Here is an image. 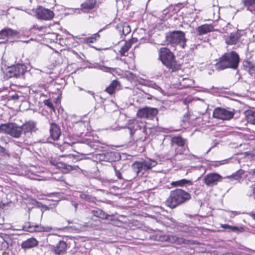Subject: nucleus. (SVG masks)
Returning a JSON list of instances; mask_svg holds the SVG:
<instances>
[{
	"mask_svg": "<svg viewBox=\"0 0 255 255\" xmlns=\"http://www.w3.org/2000/svg\"><path fill=\"white\" fill-rule=\"evenodd\" d=\"M240 62L238 53L235 51L225 53L218 60L215 64L216 70L221 71L226 69H237Z\"/></svg>",
	"mask_w": 255,
	"mask_h": 255,
	"instance_id": "f257e3e1",
	"label": "nucleus"
},
{
	"mask_svg": "<svg viewBox=\"0 0 255 255\" xmlns=\"http://www.w3.org/2000/svg\"><path fill=\"white\" fill-rule=\"evenodd\" d=\"M191 198L188 192L181 189H176L170 191L169 196L166 201V205L171 209L186 203Z\"/></svg>",
	"mask_w": 255,
	"mask_h": 255,
	"instance_id": "f03ea898",
	"label": "nucleus"
},
{
	"mask_svg": "<svg viewBox=\"0 0 255 255\" xmlns=\"http://www.w3.org/2000/svg\"><path fill=\"white\" fill-rule=\"evenodd\" d=\"M159 59L172 72L180 69V65L178 64L175 57L171 51L166 47L161 48L159 51Z\"/></svg>",
	"mask_w": 255,
	"mask_h": 255,
	"instance_id": "7ed1b4c3",
	"label": "nucleus"
},
{
	"mask_svg": "<svg viewBox=\"0 0 255 255\" xmlns=\"http://www.w3.org/2000/svg\"><path fill=\"white\" fill-rule=\"evenodd\" d=\"M157 164L156 160L147 158L141 161H135L131 166V167L137 176H142L145 171L151 169Z\"/></svg>",
	"mask_w": 255,
	"mask_h": 255,
	"instance_id": "20e7f679",
	"label": "nucleus"
},
{
	"mask_svg": "<svg viewBox=\"0 0 255 255\" xmlns=\"http://www.w3.org/2000/svg\"><path fill=\"white\" fill-rule=\"evenodd\" d=\"M0 130L6 132L12 137L20 138L21 142H22L23 132L21 126H18L15 123L2 124L0 125Z\"/></svg>",
	"mask_w": 255,
	"mask_h": 255,
	"instance_id": "39448f33",
	"label": "nucleus"
},
{
	"mask_svg": "<svg viewBox=\"0 0 255 255\" xmlns=\"http://www.w3.org/2000/svg\"><path fill=\"white\" fill-rule=\"evenodd\" d=\"M166 39L168 42L172 45H178L182 48H184L186 46V39L183 31L170 32L166 34Z\"/></svg>",
	"mask_w": 255,
	"mask_h": 255,
	"instance_id": "423d86ee",
	"label": "nucleus"
},
{
	"mask_svg": "<svg viewBox=\"0 0 255 255\" xmlns=\"http://www.w3.org/2000/svg\"><path fill=\"white\" fill-rule=\"evenodd\" d=\"M25 66L22 64H17L8 67L5 73V76L7 78H19L22 76L25 71Z\"/></svg>",
	"mask_w": 255,
	"mask_h": 255,
	"instance_id": "0eeeda50",
	"label": "nucleus"
},
{
	"mask_svg": "<svg viewBox=\"0 0 255 255\" xmlns=\"http://www.w3.org/2000/svg\"><path fill=\"white\" fill-rule=\"evenodd\" d=\"M23 132L22 142H24L26 140L27 137H30L33 132L36 131L37 129L36 122L32 121L26 122L21 126Z\"/></svg>",
	"mask_w": 255,
	"mask_h": 255,
	"instance_id": "6e6552de",
	"label": "nucleus"
},
{
	"mask_svg": "<svg viewBox=\"0 0 255 255\" xmlns=\"http://www.w3.org/2000/svg\"><path fill=\"white\" fill-rule=\"evenodd\" d=\"M234 115V111L218 107L214 109L213 117L222 120H230L233 118Z\"/></svg>",
	"mask_w": 255,
	"mask_h": 255,
	"instance_id": "1a4fd4ad",
	"label": "nucleus"
},
{
	"mask_svg": "<svg viewBox=\"0 0 255 255\" xmlns=\"http://www.w3.org/2000/svg\"><path fill=\"white\" fill-rule=\"evenodd\" d=\"M158 112L156 108L145 107L138 109L137 116L140 118L152 119L157 115Z\"/></svg>",
	"mask_w": 255,
	"mask_h": 255,
	"instance_id": "9d476101",
	"label": "nucleus"
},
{
	"mask_svg": "<svg viewBox=\"0 0 255 255\" xmlns=\"http://www.w3.org/2000/svg\"><path fill=\"white\" fill-rule=\"evenodd\" d=\"M98 155L100 160L109 162L116 161L120 158V156L118 152L112 151L102 152L98 154Z\"/></svg>",
	"mask_w": 255,
	"mask_h": 255,
	"instance_id": "9b49d317",
	"label": "nucleus"
},
{
	"mask_svg": "<svg viewBox=\"0 0 255 255\" xmlns=\"http://www.w3.org/2000/svg\"><path fill=\"white\" fill-rule=\"evenodd\" d=\"M35 13L37 18L45 20H51L54 16L53 11L41 6L36 9Z\"/></svg>",
	"mask_w": 255,
	"mask_h": 255,
	"instance_id": "f8f14e48",
	"label": "nucleus"
},
{
	"mask_svg": "<svg viewBox=\"0 0 255 255\" xmlns=\"http://www.w3.org/2000/svg\"><path fill=\"white\" fill-rule=\"evenodd\" d=\"M222 179V177L216 173L208 174L203 178L204 183L208 186L217 185L218 182L221 181Z\"/></svg>",
	"mask_w": 255,
	"mask_h": 255,
	"instance_id": "ddd939ff",
	"label": "nucleus"
},
{
	"mask_svg": "<svg viewBox=\"0 0 255 255\" xmlns=\"http://www.w3.org/2000/svg\"><path fill=\"white\" fill-rule=\"evenodd\" d=\"M243 33L244 31L243 30L239 29L230 33V34L225 38L226 43L228 45L237 44L243 35Z\"/></svg>",
	"mask_w": 255,
	"mask_h": 255,
	"instance_id": "4468645a",
	"label": "nucleus"
},
{
	"mask_svg": "<svg viewBox=\"0 0 255 255\" xmlns=\"http://www.w3.org/2000/svg\"><path fill=\"white\" fill-rule=\"evenodd\" d=\"M23 230L30 233L46 231L45 228L38 223L31 222L25 223L23 226Z\"/></svg>",
	"mask_w": 255,
	"mask_h": 255,
	"instance_id": "2eb2a0df",
	"label": "nucleus"
},
{
	"mask_svg": "<svg viewBox=\"0 0 255 255\" xmlns=\"http://www.w3.org/2000/svg\"><path fill=\"white\" fill-rule=\"evenodd\" d=\"M18 32L10 28H5L0 31V44L5 43L9 37H14L18 34Z\"/></svg>",
	"mask_w": 255,
	"mask_h": 255,
	"instance_id": "dca6fc26",
	"label": "nucleus"
},
{
	"mask_svg": "<svg viewBox=\"0 0 255 255\" xmlns=\"http://www.w3.org/2000/svg\"><path fill=\"white\" fill-rule=\"evenodd\" d=\"M49 132L50 137L53 140H57L61 135V131L60 127L54 123H50Z\"/></svg>",
	"mask_w": 255,
	"mask_h": 255,
	"instance_id": "f3484780",
	"label": "nucleus"
},
{
	"mask_svg": "<svg viewBox=\"0 0 255 255\" xmlns=\"http://www.w3.org/2000/svg\"><path fill=\"white\" fill-rule=\"evenodd\" d=\"M38 243V241L35 238H30L23 241L21 244V247L24 251H26L37 246Z\"/></svg>",
	"mask_w": 255,
	"mask_h": 255,
	"instance_id": "a211bd4d",
	"label": "nucleus"
},
{
	"mask_svg": "<svg viewBox=\"0 0 255 255\" xmlns=\"http://www.w3.org/2000/svg\"><path fill=\"white\" fill-rule=\"evenodd\" d=\"M67 244L63 241H60L53 247V252L57 255H63L67 252Z\"/></svg>",
	"mask_w": 255,
	"mask_h": 255,
	"instance_id": "6ab92c4d",
	"label": "nucleus"
},
{
	"mask_svg": "<svg viewBox=\"0 0 255 255\" xmlns=\"http://www.w3.org/2000/svg\"><path fill=\"white\" fill-rule=\"evenodd\" d=\"M214 30V26L212 24H204L196 28L197 34L199 35L206 34Z\"/></svg>",
	"mask_w": 255,
	"mask_h": 255,
	"instance_id": "aec40b11",
	"label": "nucleus"
},
{
	"mask_svg": "<svg viewBox=\"0 0 255 255\" xmlns=\"http://www.w3.org/2000/svg\"><path fill=\"white\" fill-rule=\"evenodd\" d=\"M167 242L171 244H176L177 245L187 244L188 241L181 237H178L176 235H168Z\"/></svg>",
	"mask_w": 255,
	"mask_h": 255,
	"instance_id": "412c9836",
	"label": "nucleus"
},
{
	"mask_svg": "<svg viewBox=\"0 0 255 255\" xmlns=\"http://www.w3.org/2000/svg\"><path fill=\"white\" fill-rule=\"evenodd\" d=\"M221 227L226 230L229 232H235L236 233L244 232L245 230L243 227H237L234 226H230L228 224H221Z\"/></svg>",
	"mask_w": 255,
	"mask_h": 255,
	"instance_id": "4be33fe9",
	"label": "nucleus"
},
{
	"mask_svg": "<svg viewBox=\"0 0 255 255\" xmlns=\"http://www.w3.org/2000/svg\"><path fill=\"white\" fill-rule=\"evenodd\" d=\"M117 28L119 29L120 33L125 36L130 32V28L128 24L126 23L123 24H118Z\"/></svg>",
	"mask_w": 255,
	"mask_h": 255,
	"instance_id": "5701e85b",
	"label": "nucleus"
},
{
	"mask_svg": "<svg viewBox=\"0 0 255 255\" xmlns=\"http://www.w3.org/2000/svg\"><path fill=\"white\" fill-rule=\"evenodd\" d=\"M247 122L251 125H255V109L246 111Z\"/></svg>",
	"mask_w": 255,
	"mask_h": 255,
	"instance_id": "b1692460",
	"label": "nucleus"
},
{
	"mask_svg": "<svg viewBox=\"0 0 255 255\" xmlns=\"http://www.w3.org/2000/svg\"><path fill=\"white\" fill-rule=\"evenodd\" d=\"M192 181L190 180L183 179L180 180L173 181L171 183V185L172 187H183L186 185H192Z\"/></svg>",
	"mask_w": 255,
	"mask_h": 255,
	"instance_id": "393cba45",
	"label": "nucleus"
},
{
	"mask_svg": "<svg viewBox=\"0 0 255 255\" xmlns=\"http://www.w3.org/2000/svg\"><path fill=\"white\" fill-rule=\"evenodd\" d=\"M245 172L244 170L241 169L236 171L235 173H233L232 175L228 176V178L231 179V180H237L239 182H241V180Z\"/></svg>",
	"mask_w": 255,
	"mask_h": 255,
	"instance_id": "a878e982",
	"label": "nucleus"
},
{
	"mask_svg": "<svg viewBox=\"0 0 255 255\" xmlns=\"http://www.w3.org/2000/svg\"><path fill=\"white\" fill-rule=\"evenodd\" d=\"M100 37V35L98 33H96L89 37H83L80 38L81 42L85 43H92L96 41V40Z\"/></svg>",
	"mask_w": 255,
	"mask_h": 255,
	"instance_id": "bb28decb",
	"label": "nucleus"
},
{
	"mask_svg": "<svg viewBox=\"0 0 255 255\" xmlns=\"http://www.w3.org/2000/svg\"><path fill=\"white\" fill-rule=\"evenodd\" d=\"M96 1H86L81 4V9L84 12L93 9L96 5Z\"/></svg>",
	"mask_w": 255,
	"mask_h": 255,
	"instance_id": "cd10ccee",
	"label": "nucleus"
},
{
	"mask_svg": "<svg viewBox=\"0 0 255 255\" xmlns=\"http://www.w3.org/2000/svg\"><path fill=\"white\" fill-rule=\"evenodd\" d=\"M241 4L252 12L255 11V1H241Z\"/></svg>",
	"mask_w": 255,
	"mask_h": 255,
	"instance_id": "c85d7f7f",
	"label": "nucleus"
},
{
	"mask_svg": "<svg viewBox=\"0 0 255 255\" xmlns=\"http://www.w3.org/2000/svg\"><path fill=\"white\" fill-rule=\"evenodd\" d=\"M171 142L173 144H176L179 146H182L186 145V141L183 139L181 136H174L172 137Z\"/></svg>",
	"mask_w": 255,
	"mask_h": 255,
	"instance_id": "c756f323",
	"label": "nucleus"
},
{
	"mask_svg": "<svg viewBox=\"0 0 255 255\" xmlns=\"http://www.w3.org/2000/svg\"><path fill=\"white\" fill-rule=\"evenodd\" d=\"M119 85V82L117 80H114L106 89L105 91H106L110 95H112L113 93H114L115 89L117 88Z\"/></svg>",
	"mask_w": 255,
	"mask_h": 255,
	"instance_id": "7c9ffc66",
	"label": "nucleus"
},
{
	"mask_svg": "<svg viewBox=\"0 0 255 255\" xmlns=\"http://www.w3.org/2000/svg\"><path fill=\"white\" fill-rule=\"evenodd\" d=\"M94 216L104 220H108L110 215L106 214L105 212L101 209H97L93 211Z\"/></svg>",
	"mask_w": 255,
	"mask_h": 255,
	"instance_id": "2f4dec72",
	"label": "nucleus"
},
{
	"mask_svg": "<svg viewBox=\"0 0 255 255\" xmlns=\"http://www.w3.org/2000/svg\"><path fill=\"white\" fill-rule=\"evenodd\" d=\"M187 145H184V146H179L177 148H176L175 151V155L173 156V158L175 160L177 159V157L178 154H186V151L187 150Z\"/></svg>",
	"mask_w": 255,
	"mask_h": 255,
	"instance_id": "473e14b6",
	"label": "nucleus"
},
{
	"mask_svg": "<svg viewBox=\"0 0 255 255\" xmlns=\"http://www.w3.org/2000/svg\"><path fill=\"white\" fill-rule=\"evenodd\" d=\"M141 124V122H138L137 121L133 122L132 126H130L128 127V129L130 130V134L131 136H132L135 131L139 130L140 124Z\"/></svg>",
	"mask_w": 255,
	"mask_h": 255,
	"instance_id": "72a5a7b5",
	"label": "nucleus"
},
{
	"mask_svg": "<svg viewBox=\"0 0 255 255\" xmlns=\"http://www.w3.org/2000/svg\"><path fill=\"white\" fill-rule=\"evenodd\" d=\"M246 194L249 197L253 196L255 199V184L252 185L247 189L246 191Z\"/></svg>",
	"mask_w": 255,
	"mask_h": 255,
	"instance_id": "f704fd0d",
	"label": "nucleus"
},
{
	"mask_svg": "<svg viewBox=\"0 0 255 255\" xmlns=\"http://www.w3.org/2000/svg\"><path fill=\"white\" fill-rule=\"evenodd\" d=\"M156 241L159 242H167L168 240V235L161 234V233L157 234L153 236Z\"/></svg>",
	"mask_w": 255,
	"mask_h": 255,
	"instance_id": "c9c22d12",
	"label": "nucleus"
},
{
	"mask_svg": "<svg viewBox=\"0 0 255 255\" xmlns=\"http://www.w3.org/2000/svg\"><path fill=\"white\" fill-rule=\"evenodd\" d=\"M245 63L249 65V73L252 77L255 78V66H254L250 62L247 61Z\"/></svg>",
	"mask_w": 255,
	"mask_h": 255,
	"instance_id": "e433bc0d",
	"label": "nucleus"
},
{
	"mask_svg": "<svg viewBox=\"0 0 255 255\" xmlns=\"http://www.w3.org/2000/svg\"><path fill=\"white\" fill-rule=\"evenodd\" d=\"M79 197L86 201L90 202H93L94 201L93 197L91 195L85 193H80L79 194Z\"/></svg>",
	"mask_w": 255,
	"mask_h": 255,
	"instance_id": "4c0bfd02",
	"label": "nucleus"
},
{
	"mask_svg": "<svg viewBox=\"0 0 255 255\" xmlns=\"http://www.w3.org/2000/svg\"><path fill=\"white\" fill-rule=\"evenodd\" d=\"M98 69L105 72L112 73L115 71V69L111 67H106L104 65H99Z\"/></svg>",
	"mask_w": 255,
	"mask_h": 255,
	"instance_id": "58836bf2",
	"label": "nucleus"
},
{
	"mask_svg": "<svg viewBox=\"0 0 255 255\" xmlns=\"http://www.w3.org/2000/svg\"><path fill=\"white\" fill-rule=\"evenodd\" d=\"M8 248V243L1 236H0V250H3Z\"/></svg>",
	"mask_w": 255,
	"mask_h": 255,
	"instance_id": "ea45409f",
	"label": "nucleus"
},
{
	"mask_svg": "<svg viewBox=\"0 0 255 255\" xmlns=\"http://www.w3.org/2000/svg\"><path fill=\"white\" fill-rule=\"evenodd\" d=\"M130 44L126 43L125 45L122 47L120 51V54L122 56H125V53L128 51L130 48Z\"/></svg>",
	"mask_w": 255,
	"mask_h": 255,
	"instance_id": "a19ab883",
	"label": "nucleus"
},
{
	"mask_svg": "<svg viewBox=\"0 0 255 255\" xmlns=\"http://www.w3.org/2000/svg\"><path fill=\"white\" fill-rule=\"evenodd\" d=\"M147 86L158 91H161L162 90L161 88L155 83L150 82L147 84Z\"/></svg>",
	"mask_w": 255,
	"mask_h": 255,
	"instance_id": "79ce46f5",
	"label": "nucleus"
},
{
	"mask_svg": "<svg viewBox=\"0 0 255 255\" xmlns=\"http://www.w3.org/2000/svg\"><path fill=\"white\" fill-rule=\"evenodd\" d=\"M139 130H140L142 132L144 133L145 134H147V131H146V127L144 123H142L140 124V127L139 129Z\"/></svg>",
	"mask_w": 255,
	"mask_h": 255,
	"instance_id": "37998d69",
	"label": "nucleus"
},
{
	"mask_svg": "<svg viewBox=\"0 0 255 255\" xmlns=\"http://www.w3.org/2000/svg\"><path fill=\"white\" fill-rule=\"evenodd\" d=\"M190 114L189 112L186 113L183 116L182 119V122L183 123H189V117H190Z\"/></svg>",
	"mask_w": 255,
	"mask_h": 255,
	"instance_id": "c03bdc74",
	"label": "nucleus"
},
{
	"mask_svg": "<svg viewBox=\"0 0 255 255\" xmlns=\"http://www.w3.org/2000/svg\"><path fill=\"white\" fill-rule=\"evenodd\" d=\"M44 104L50 109H54V106L50 100H45L44 101Z\"/></svg>",
	"mask_w": 255,
	"mask_h": 255,
	"instance_id": "a18cd8bd",
	"label": "nucleus"
},
{
	"mask_svg": "<svg viewBox=\"0 0 255 255\" xmlns=\"http://www.w3.org/2000/svg\"><path fill=\"white\" fill-rule=\"evenodd\" d=\"M79 90L80 91H84V90L82 88H81V87H79ZM85 91L88 94L92 95L93 96V98L96 101V98H95V93L92 91H90V90H88V91Z\"/></svg>",
	"mask_w": 255,
	"mask_h": 255,
	"instance_id": "49530a36",
	"label": "nucleus"
},
{
	"mask_svg": "<svg viewBox=\"0 0 255 255\" xmlns=\"http://www.w3.org/2000/svg\"><path fill=\"white\" fill-rule=\"evenodd\" d=\"M83 146L85 148H91V149L93 148L94 149H97V147H95V145L94 143H91L89 145L84 144Z\"/></svg>",
	"mask_w": 255,
	"mask_h": 255,
	"instance_id": "de8ad7c7",
	"label": "nucleus"
},
{
	"mask_svg": "<svg viewBox=\"0 0 255 255\" xmlns=\"http://www.w3.org/2000/svg\"><path fill=\"white\" fill-rule=\"evenodd\" d=\"M19 98V96L17 94H14L11 96H9V100H18Z\"/></svg>",
	"mask_w": 255,
	"mask_h": 255,
	"instance_id": "09e8293b",
	"label": "nucleus"
},
{
	"mask_svg": "<svg viewBox=\"0 0 255 255\" xmlns=\"http://www.w3.org/2000/svg\"><path fill=\"white\" fill-rule=\"evenodd\" d=\"M115 174L117 176L118 178L119 179H123V177L122 176L121 173L115 169Z\"/></svg>",
	"mask_w": 255,
	"mask_h": 255,
	"instance_id": "8fccbe9b",
	"label": "nucleus"
},
{
	"mask_svg": "<svg viewBox=\"0 0 255 255\" xmlns=\"http://www.w3.org/2000/svg\"><path fill=\"white\" fill-rule=\"evenodd\" d=\"M6 153L5 149L0 145V154H5Z\"/></svg>",
	"mask_w": 255,
	"mask_h": 255,
	"instance_id": "3c124183",
	"label": "nucleus"
},
{
	"mask_svg": "<svg viewBox=\"0 0 255 255\" xmlns=\"http://www.w3.org/2000/svg\"><path fill=\"white\" fill-rule=\"evenodd\" d=\"M248 214L251 216L253 219L255 220V212H251L249 213H248Z\"/></svg>",
	"mask_w": 255,
	"mask_h": 255,
	"instance_id": "603ef678",
	"label": "nucleus"
},
{
	"mask_svg": "<svg viewBox=\"0 0 255 255\" xmlns=\"http://www.w3.org/2000/svg\"><path fill=\"white\" fill-rule=\"evenodd\" d=\"M91 153H93V152L92 151L86 152L85 153H83L82 154H85V155H88V154H90Z\"/></svg>",
	"mask_w": 255,
	"mask_h": 255,
	"instance_id": "864d4df0",
	"label": "nucleus"
},
{
	"mask_svg": "<svg viewBox=\"0 0 255 255\" xmlns=\"http://www.w3.org/2000/svg\"><path fill=\"white\" fill-rule=\"evenodd\" d=\"M246 62V61L244 62V66H246V67L249 68V65H248V64H247V63H245Z\"/></svg>",
	"mask_w": 255,
	"mask_h": 255,
	"instance_id": "5fc2aeb1",
	"label": "nucleus"
},
{
	"mask_svg": "<svg viewBox=\"0 0 255 255\" xmlns=\"http://www.w3.org/2000/svg\"><path fill=\"white\" fill-rule=\"evenodd\" d=\"M149 97H147L148 99H151L152 96L151 95H148Z\"/></svg>",
	"mask_w": 255,
	"mask_h": 255,
	"instance_id": "6e6d98bb",
	"label": "nucleus"
},
{
	"mask_svg": "<svg viewBox=\"0 0 255 255\" xmlns=\"http://www.w3.org/2000/svg\"><path fill=\"white\" fill-rule=\"evenodd\" d=\"M73 205L74 206L75 208L76 209L77 208V206H78V204L75 203V204H73Z\"/></svg>",
	"mask_w": 255,
	"mask_h": 255,
	"instance_id": "4d7b16f0",
	"label": "nucleus"
},
{
	"mask_svg": "<svg viewBox=\"0 0 255 255\" xmlns=\"http://www.w3.org/2000/svg\"><path fill=\"white\" fill-rule=\"evenodd\" d=\"M181 4L180 3H177L176 4V6H178V7H179V5H180Z\"/></svg>",
	"mask_w": 255,
	"mask_h": 255,
	"instance_id": "13d9d810",
	"label": "nucleus"
},
{
	"mask_svg": "<svg viewBox=\"0 0 255 255\" xmlns=\"http://www.w3.org/2000/svg\"><path fill=\"white\" fill-rule=\"evenodd\" d=\"M38 216H40V211L39 210H38Z\"/></svg>",
	"mask_w": 255,
	"mask_h": 255,
	"instance_id": "bf43d9fd",
	"label": "nucleus"
},
{
	"mask_svg": "<svg viewBox=\"0 0 255 255\" xmlns=\"http://www.w3.org/2000/svg\"><path fill=\"white\" fill-rule=\"evenodd\" d=\"M254 175H255V169H254Z\"/></svg>",
	"mask_w": 255,
	"mask_h": 255,
	"instance_id": "052dcab7",
	"label": "nucleus"
},
{
	"mask_svg": "<svg viewBox=\"0 0 255 255\" xmlns=\"http://www.w3.org/2000/svg\"><path fill=\"white\" fill-rule=\"evenodd\" d=\"M30 208H28V211L29 212H30Z\"/></svg>",
	"mask_w": 255,
	"mask_h": 255,
	"instance_id": "680f3d73",
	"label": "nucleus"
},
{
	"mask_svg": "<svg viewBox=\"0 0 255 255\" xmlns=\"http://www.w3.org/2000/svg\"><path fill=\"white\" fill-rule=\"evenodd\" d=\"M72 223V222H70V221H68V223H69V224H70V223Z\"/></svg>",
	"mask_w": 255,
	"mask_h": 255,
	"instance_id": "e2e57ef3",
	"label": "nucleus"
}]
</instances>
